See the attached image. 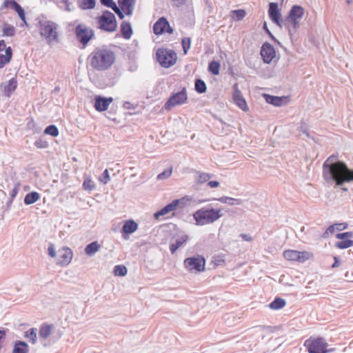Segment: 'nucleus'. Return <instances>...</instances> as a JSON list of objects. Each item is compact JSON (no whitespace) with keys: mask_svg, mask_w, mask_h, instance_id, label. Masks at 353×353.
Returning <instances> with one entry per match:
<instances>
[{"mask_svg":"<svg viewBox=\"0 0 353 353\" xmlns=\"http://www.w3.org/2000/svg\"><path fill=\"white\" fill-rule=\"evenodd\" d=\"M97 24L100 29L107 32H114L117 27V20L113 13L110 11H104L103 14L97 18Z\"/></svg>","mask_w":353,"mask_h":353,"instance_id":"obj_8","label":"nucleus"},{"mask_svg":"<svg viewBox=\"0 0 353 353\" xmlns=\"http://www.w3.org/2000/svg\"><path fill=\"white\" fill-rule=\"evenodd\" d=\"M263 97L268 103L272 104L276 107L281 106L285 99L284 97L272 96L268 94H263Z\"/></svg>","mask_w":353,"mask_h":353,"instance_id":"obj_27","label":"nucleus"},{"mask_svg":"<svg viewBox=\"0 0 353 353\" xmlns=\"http://www.w3.org/2000/svg\"><path fill=\"white\" fill-rule=\"evenodd\" d=\"M156 57L159 64L165 68L173 65L177 59L176 52L167 48H159L156 52Z\"/></svg>","mask_w":353,"mask_h":353,"instance_id":"obj_9","label":"nucleus"},{"mask_svg":"<svg viewBox=\"0 0 353 353\" xmlns=\"http://www.w3.org/2000/svg\"><path fill=\"white\" fill-rule=\"evenodd\" d=\"M283 255L287 261L299 263H304L313 257L312 252L294 250H287L283 252Z\"/></svg>","mask_w":353,"mask_h":353,"instance_id":"obj_11","label":"nucleus"},{"mask_svg":"<svg viewBox=\"0 0 353 353\" xmlns=\"http://www.w3.org/2000/svg\"><path fill=\"white\" fill-rule=\"evenodd\" d=\"M1 9H11L14 10L21 21L28 26L24 9L14 0H5L1 7Z\"/></svg>","mask_w":353,"mask_h":353,"instance_id":"obj_15","label":"nucleus"},{"mask_svg":"<svg viewBox=\"0 0 353 353\" xmlns=\"http://www.w3.org/2000/svg\"><path fill=\"white\" fill-rule=\"evenodd\" d=\"M334 263L332 265V268H333L339 267L341 264V262H340L339 259H338V257L334 256Z\"/></svg>","mask_w":353,"mask_h":353,"instance_id":"obj_56","label":"nucleus"},{"mask_svg":"<svg viewBox=\"0 0 353 353\" xmlns=\"http://www.w3.org/2000/svg\"><path fill=\"white\" fill-rule=\"evenodd\" d=\"M24 336L32 343L35 344L37 342V329L36 328H31L27 330Z\"/></svg>","mask_w":353,"mask_h":353,"instance_id":"obj_37","label":"nucleus"},{"mask_svg":"<svg viewBox=\"0 0 353 353\" xmlns=\"http://www.w3.org/2000/svg\"><path fill=\"white\" fill-rule=\"evenodd\" d=\"M44 133L56 137L59 135V130L56 125H50L45 129Z\"/></svg>","mask_w":353,"mask_h":353,"instance_id":"obj_45","label":"nucleus"},{"mask_svg":"<svg viewBox=\"0 0 353 353\" xmlns=\"http://www.w3.org/2000/svg\"><path fill=\"white\" fill-rule=\"evenodd\" d=\"M48 256L54 260L56 264L61 267L69 265L72 261L74 253L68 246H63L57 252L53 243H49L47 249Z\"/></svg>","mask_w":353,"mask_h":353,"instance_id":"obj_3","label":"nucleus"},{"mask_svg":"<svg viewBox=\"0 0 353 353\" xmlns=\"http://www.w3.org/2000/svg\"><path fill=\"white\" fill-rule=\"evenodd\" d=\"M191 40L190 38H184L182 39V46L184 54H187L188 51L190 48Z\"/></svg>","mask_w":353,"mask_h":353,"instance_id":"obj_50","label":"nucleus"},{"mask_svg":"<svg viewBox=\"0 0 353 353\" xmlns=\"http://www.w3.org/2000/svg\"><path fill=\"white\" fill-rule=\"evenodd\" d=\"M268 14H269L271 20L274 23H276L279 26L281 27V22H282L281 14L280 10L279 9L277 3H274V2L270 3Z\"/></svg>","mask_w":353,"mask_h":353,"instance_id":"obj_21","label":"nucleus"},{"mask_svg":"<svg viewBox=\"0 0 353 353\" xmlns=\"http://www.w3.org/2000/svg\"><path fill=\"white\" fill-rule=\"evenodd\" d=\"M245 11L242 9L232 11V17L233 19L236 21H240L243 19L245 17Z\"/></svg>","mask_w":353,"mask_h":353,"instance_id":"obj_43","label":"nucleus"},{"mask_svg":"<svg viewBox=\"0 0 353 353\" xmlns=\"http://www.w3.org/2000/svg\"><path fill=\"white\" fill-rule=\"evenodd\" d=\"M99 181L103 184H107L110 181V177L108 169H105L103 171L101 176H99Z\"/></svg>","mask_w":353,"mask_h":353,"instance_id":"obj_48","label":"nucleus"},{"mask_svg":"<svg viewBox=\"0 0 353 353\" xmlns=\"http://www.w3.org/2000/svg\"><path fill=\"white\" fill-rule=\"evenodd\" d=\"M183 199H174L171 203L166 205L165 207H163L162 209H161L159 211H157L154 214V216L156 219H159L160 216H164L169 212L174 211L176 209L178 205L182 203Z\"/></svg>","mask_w":353,"mask_h":353,"instance_id":"obj_23","label":"nucleus"},{"mask_svg":"<svg viewBox=\"0 0 353 353\" xmlns=\"http://www.w3.org/2000/svg\"><path fill=\"white\" fill-rule=\"evenodd\" d=\"M128 270L123 265H117L114 268V274L117 276H124L127 274Z\"/></svg>","mask_w":353,"mask_h":353,"instance_id":"obj_39","label":"nucleus"},{"mask_svg":"<svg viewBox=\"0 0 353 353\" xmlns=\"http://www.w3.org/2000/svg\"><path fill=\"white\" fill-rule=\"evenodd\" d=\"M188 99L187 93L185 89L172 94L164 105L166 110H171L173 107L181 105L186 102Z\"/></svg>","mask_w":353,"mask_h":353,"instance_id":"obj_13","label":"nucleus"},{"mask_svg":"<svg viewBox=\"0 0 353 353\" xmlns=\"http://www.w3.org/2000/svg\"><path fill=\"white\" fill-rule=\"evenodd\" d=\"M232 88L233 91L232 94V98L233 103L243 112H248L250 110L249 106L245 99L243 97L241 90L239 88L238 83H234Z\"/></svg>","mask_w":353,"mask_h":353,"instance_id":"obj_12","label":"nucleus"},{"mask_svg":"<svg viewBox=\"0 0 353 353\" xmlns=\"http://www.w3.org/2000/svg\"><path fill=\"white\" fill-rule=\"evenodd\" d=\"M40 194L35 191L28 193L24 197V203L27 205H32L40 199Z\"/></svg>","mask_w":353,"mask_h":353,"instance_id":"obj_30","label":"nucleus"},{"mask_svg":"<svg viewBox=\"0 0 353 353\" xmlns=\"http://www.w3.org/2000/svg\"><path fill=\"white\" fill-rule=\"evenodd\" d=\"M101 2L103 5L112 8L121 19H123V14L121 12H120L119 8L112 0H101Z\"/></svg>","mask_w":353,"mask_h":353,"instance_id":"obj_32","label":"nucleus"},{"mask_svg":"<svg viewBox=\"0 0 353 353\" xmlns=\"http://www.w3.org/2000/svg\"><path fill=\"white\" fill-rule=\"evenodd\" d=\"M28 188H29V187H28V186L25 187V190H28Z\"/></svg>","mask_w":353,"mask_h":353,"instance_id":"obj_60","label":"nucleus"},{"mask_svg":"<svg viewBox=\"0 0 353 353\" xmlns=\"http://www.w3.org/2000/svg\"><path fill=\"white\" fill-rule=\"evenodd\" d=\"M17 88V81L14 79L9 80L8 84L5 85L3 92L6 96L9 97L10 94Z\"/></svg>","mask_w":353,"mask_h":353,"instance_id":"obj_34","label":"nucleus"},{"mask_svg":"<svg viewBox=\"0 0 353 353\" xmlns=\"http://www.w3.org/2000/svg\"><path fill=\"white\" fill-rule=\"evenodd\" d=\"M115 61V52L108 48H97L88 57L89 65L98 72L108 70L114 64Z\"/></svg>","mask_w":353,"mask_h":353,"instance_id":"obj_2","label":"nucleus"},{"mask_svg":"<svg viewBox=\"0 0 353 353\" xmlns=\"http://www.w3.org/2000/svg\"><path fill=\"white\" fill-rule=\"evenodd\" d=\"M304 347L309 353H327V343L323 338H310L304 342Z\"/></svg>","mask_w":353,"mask_h":353,"instance_id":"obj_10","label":"nucleus"},{"mask_svg":"<svg viewBox=\"0 0 353 353\" xmlns=\"http://www.w3.org/2000/svg\"><path fill=\"white\" fill-rule=\"evenodd\" d=\"M172 173V168H169L165 169L163 172L159 173L157 175V178L158 180H164V179H168L171 176Z\"/></svg>","mask_w":353,"mask_h":353,"instance_id":"obj_46","label":"nucleus"},{"mask_svg":"<svg viewBox=\"0 0 353 353\" xmlns=\"http://www.w3.org/2000/svg\"><path fill=\"white\" fill-rule=\"evenodd\" d=\"M95 184L90 176H85L83 183V188L85 190L92 192L95 189Z\"/></svg>","mask_w":353,"mask_h":353,"instance_id":"obj_36","label":"nucleus"},{"mask_svg":"<svg viewBox=\"0 0 353 353\" xmlns=\"http://www.w3.org/2000/svg\"><path fill=\"white\" fill-rule=\"evenodd\" d=\"M209 71L214 75H218L220 70V63L217 61H213L209 63Z\"/></svg>","mask_w":353,"mask_h":353,"instance_id":"obj_41","label":"nucleus"},{"mask_svg":"<svg viewBox=\"0 0 353 353\" xmlns=\"http://www.w3.org/2000/svg\"><path fill=\"white\" fill-rule=\"evenodd\" d=\"M260 54L263 61L270 64L276 59V52L274 46L268 42H265L261 48Z\"/></svg>","mask_w":353,"mask_h":353,"instance_id":"obj_14","label":"nucleus"},{"mask_svg":"<svg viewBox=\"0 0 353 353\" xmlns=\"http://www.w3.org/2000/svg\"><path fill=\"white\" fill-rule=\"evenodd\" d=\"M135 3L136 0H118V7L123 14V19L125 15H132Z\"/></svg>","mask_w":353,"mask_h":353,"instance_id":"obj_22","label":"nucleus"},{"mask_svg":"<svg viewBox=\"0 0 353 353\" xmlns=\"http://www.w3.org/2000/svg\"><path fill=\"white\" fill-rule=\"evenodd\" d=\"M12 50L10 46H7L3 40L0 41V69L8 65L12 59Z\"/></svg>","mask_w":353,"mask_h":353,"instance_id":"obj_16","label":"nucleus"},{"mask_svg":"<svg viewBox=\"0 0 353 353\" xmlns=\"http://www.w3.org/2000/svg\"><path fill=\"white\" fill-rule=\"evenodd\" d=\"M300 130L301 132H303V133H304L307 137H309V132H308V129H307V127L305 123H301V127H300Z\"/></svg>","mask_w":353,"mask_h":353,"instance_id":"obj_53","label":"nucleus"},{"mask_svg":"<svg viewBox=\"0 0 353 353\" xmlns=\"http://www.w3.org/2000/svg\"><path fill=\"white\" fill-rule=\"evenodd\" d=\"M28 345L22 341H16L13 345L12 353H28Z\"/></svg>","mask_w":353,"mask_h":353,"instance_id":"obj_28","label":"nucleus"},{"mask_svg":"<svg viewBox=\"0 0 353 353\" xmlns=\"http://www.w3.org/2000/svg\"><path fill=\"white\" fill-rule=\"evenodd\" d=\"M263 28H264V30H265L268 33H270V31H269V30H268V27H267V24H266V23H265H265H264V24H263Z\"/></svg>","mask_w":353,"mask_h":353,"instance_id":"obj_58","label":"nucleus"},{"mask_svg":"<svg viewBox=\"0 0 353 353\" xmlns=\"http://www.w3.org/2000/svg\"><path fill=\"white\" fill-rule=\"evenodd\" d=\"M173 1L176 2L178 4H181L185 1V0H173Z\"/></svg>","mask_w":353,"mask_h":353,"instance_id":"obj_59","label":"nucleus"},{"mask_svg":"<svg viewBox=\"0 0 353 353\" xmlns=\"http://www.w3.org/2000/svg\"><path fill=\"white\" fill-rule=\"evenodd\" d=\"M95 6V0H80L79 6L84 10L93 8Z\"/></svg>","mask_w":353,"mask_h":353,"instance_id":"obj_42","label":"nucleus"},{"mask_svg":"<svg viewBox=\"0 0 353 353\" xmlns=\"http://www.w3.org/2000/svg\"><path fill=\"white\" fill-rule=\"evenodd\" d=\"M3 37H12L15 33V28L13 26L4 23L2 28Z\"/></svg>","mask_w":353,"mask_h":353,"instance_id":"obj_38","label":"nucleus"},{"mask_svg":"<svg viewBox=\"0 0 353 353\" xmlns=\"http://www.w3.org/2000/svg\"><path fill=\"white\" fill-rule=\"evenodd\" d=\"M62 2L65 4V9L69 11L70 9L69 8V3L68 0H61Z\"/></svg>","mask_w":353,"mask_h":353,"instance_id":"obj_57","label":"nucleus"},{"mask_svg":"<svg viewBox=\"0 0 353 353\" xmlns=\"http://www.w3.org/2000/svg\"><path fill=\"white\" fill-rule=\"evenodd\" d=\"M100 248V244L97 241H93L85 246V253L88 256H92L99 251Z\"/></svg>","mask_w":353,"mask_h":353,"instance_id":"obj_29","label":"nucleus"},{"mask_svg":"<svg viewBox=\"0 0 353 353\" xmlns=\"http://www.w3.org/2000/svg\"><path fill=\"white\" fill-rule=\"evenodd\" d=\"M154 33L157 35L162 34L164 32L172 33L173 30L170 26L167 19L164 17H161L153 26Z\"/></svg>","mask_w":353,"mask_h":353,"instance_id":"obj_17","label":"nucleus"},{"mask_svg":"<svg viewBox=\"0 0 353 353\" xmlns=\"http://www.w3.org/2000/svg\"><path fill=\"white\" fill-rule=\"evenodd\" d=\"M213 200L219 201L221 203L227 204L230 206L241 205L243 203V201L240 199L227 196H223L219 198L214 199Z\"/></svg>","mask_w":353,"mask_h":353,"instance_id":"obj_26","label":"nucleus"},{"mask_svg":"<svg viewBox=\"0 0 353 353\" xmlns=\"http://www.w3.org/2000/svg\"><path fill=\"white\" fill-rule=\"evenodd\" d=\"M76 35L78 40L85 46L92 37V32L85 26L79 25L76 28Z\"/></svg>","mask_w":353,"mask_h":353,"instance_id":"obj_18","label":"nucleus"},{"mask_svg":"<svg viewBox=\"0 0 353 353\" xmlns=\"http://www.w3.org/2000/svg\"><path fill=\"white\" fill-rule=\"evenodd\" d=\"M212 176L209 173L206 172H199L197 177V183L199 184L204 183L205 182H208L211 179Z\"/></svg>","mask_w":353,"mask_h":353,"instance_id":"obj_44","label":"nucleus"},{"mask_svg":"<svg viewBox=\"0 0 353 353\" xmlns=\"http://www.w3.org/2000/svg\"><path fill=\"white\" fill-rule=\"evenodd\" d=\"M189 237L188 235L186 234H183L180 236H178L175 238L174 242L171 243L170 245V250L172 254H174L176 252V251L185 245L187 241H188Z\"/></svg>","mask_w":353,"mask_h":353,"instance_id":"obj_25","label":"nucleus"},{"mask_svg":"<svg viewBox=\"0 0 353 353\" xmlns=\"http://www.w3.org/2000/svg\"><path fill=\"white\" fill-rule=\"evenodd\" d=\"M240 236L242 239H243L244 241H251L252 240V238L251 236H250L249 234H240Z\"/></svg>","mask_w":353,"mask_h":353,"instance_id":"obj_55","label":"nucleus"},{"mask_svg":"<svg viewBox=\"0 0 353 353\" xmlns=\"http://www.w3.org/2000/svg\"><path fill=\"white\" fill-rule=\"evenodd\" d=\"M123 108L125 110H134L135 105L130 101H125L123 103Z\"/></svg>","mask_w":353,"mask_h":353,"instance_id":"obj_52","label":"nucleus"},{"mask_svg":"<svg viewBox=\"0 0 353 353\" xmlns=\"http://www.w3.org/2000/svg\"><path fill=\"white\" fill-rule=\"evenodd\" d=\"M329 157L323 165V176L327 182L334 181L338 185L353 181V170L341 161L331 162Z\"/></svg>","mask_w":353,"mask_h":353,"instance_id":"obj_1","label":"nucleus"},{"mask_svg":"<svg viewBox=\"0 0 353 353\" xmlns=\"http://www.w3.org/2000/svg\"><path fill=\"white\" fill-rule=\"evenodd\" d=\"M223 214L221 209L202 208L193 214V219L197 225H205L218 221Z\"/></svg>","mask_w":353,"mask_h":353,"instance_id":"obj_4","label":"nucleus"},{"mask_svg":"<svg viewBox=\"0 0 353 353\" xmlns=\"http://www.w3.org/2000/svg\"><path fill=\"white\" fill-rule=\"evenodd\" d=\"M121 31L123 38L129 39L132 34L131 25L128 22H123L121 26Z\"/></svg>","mask_w":353,"mask_h":353,"instance_id":"obj_31","label":"nucleus"},{"mask_svg":"<svg viewBox=\"0 0 353 353\" xmlns=\"http://www.w3.org/2000/svg\"><path fill=\"white\" fill-rule=\"evenodd\" d=\"M305 14L304 8L298 5L293 6L287 17L288 28L291 34L292 30L296 31L300 26V21Z\"/></svg>","mask_w":353,"mask_h":353,"instance_id":"obj_6","label":"nucleus"},{"mask_svg":"<svg viewBox=\"0 0 353 353\" xmlns=\"http://www.w3.org/2000/svg\"><path fill=\"white\" fill-rule=\"evenodd\" d=\"M208 185L211 188H215L219 187V182L217 181H208Z\"/></svg>","mask_w":353,"mask_h":353,"instance_id":"obj_54","label":"nucleus"},{"mask_svg":"<svg viewBox=\"0 0 353 353\" xmlns=\"http://www.w3.org/2000/svg\"><path fill=\"white\" fill-rule=\"evenodd\" d=\"M113 101L112 97H104L99 95H97L94 97V108L98 112H104L107 110Z\"/></svg>","mask_w":353,"mask_h":353,"instance_id":"obj_20","label":"nucleus"},{"mask_svg":"<svg viewBox=\"0 0 353 353\" xmlns=\"http://www.w3.org/2000/svg\"><path fill=\"white\" fill-rule=\"evenodd\" d=\"M39 33L48 43L52 44L59 41L58 26L51 21H40L38 23Z\"/></svg>","mask_w":353,"mask_h":353,"instance_id":"obj_5","label":"nucleus"},{"mask_svg":"<svg viewBox=\"0 0 353 353\" xmlns=\"http://www.w3.org/2000/svg\"><path fill=\"white\" fill-rule=\"evenodd\" d=\"M34 145L39 149H44L48 147V143L43 139H39L34 142Z\"/></svg>","mask_w":353,"mask_h":353,"instance_id":"obj_49","label":"nucleus"},{"mask_svg":"<svg viewBox=\"0 0 353 353\" xmlns=\"http://www.w3.org/2000/svg\"><path fill=\"white\" fill-rule=\"evenodd\" d=\"M195 90L200 94L206 91V85L201 79H196L195 81Z\"/></svg>","mask_w":353,"mask_h":353,"instance_id":"obj_40","label":"nucleus"},{"mask_svg":"<svg viewBox=\"0 0 353 353\" xmlns=\"http://www.w3.org/2000/svg\"><path fill=\"white\" fill-rule=\"evenodd\" d=\"M52 326L50 325H42L39 329V336L43 339H46L52 333Z\"/></svg>","mask_w":353,"mask_h":353,"instance_id":"obj_35","label":"nucleus"},{"mask_svg":"<svg viewBox=\"0 0 353 353\" xmlns=\"http://www.w3.org/2000/svg\"><path fill=\"white\" fill-rule=\"evenodd\" d=\"M352 236V234L350 232L337 234L336 237L341 241L336 242L335 246L339 249H346L353 246V241L350 239Z\"/></svg>","mask_w":353,"mask_h":353,"instance_id":"obj_19","label":"nucleus"},{"mask_svg":"<svg viewBox=\"0 0 353 353\" xmlns=\"http://www.w3.org/2000/svg\"><path fill=\"white\" fill-rule=\"evenodd\" d=\"M138 229V224L132 219L127 220L121 229L122 236L125 239H128V236Z\"/></svg>","mask_w":353,"mask_h":353,"instance_id":"obj_24","label":"nucleus"},{"mask_svg":"<svg viewBox=\"0 0 353 353\" xmlns=\"http://www.w3.org/2000/svg\"><path fill=\"white\" fill-rule=\"evenodd\" d=\"M184 268L191 274H198L205 270V260L201 255L197 254L183 261Z\"/></svg>","mask_w":353,"mask_h":353,"instance_id":"obj_7","label":"nucleus"},{"mask_svg":"<svg viewBox=\"0 0 353 353\" xmlns=\"http://www.w3.org/2000/svg\"><path fill=\"white\" fill-rule=\"evenodd\" d=\"M343 225V224H342V223H339V224H334L332 225H330L326 230V231L325 232V235L333 234L335 232L336 230H342L341 226Z\"/></svg>","mask_w":353,"mask_h":353,"instance_id":"obj_47","label":"nucleus"},{"mask_svg":"<svg viewBox=\"0 0 353 353\" xmlns=\"http://www.w3.org/2000/svg\"><path fill=\"white\" fill-rule=\"evenodd\" d=\"M19 190V183H16L10 193V196L12 199H14L17 195Z\"/></svg>","mask_w":353,"mask_h":353,"instance_id":"obj_51","label":"nucleus"},{"mask_svg":"<svg viewBox=\"0 0 353 353\" xmlns=\"http://www.w3.org/2000/svg\"><path fill=\"white\" fill-rule=\"evenodd\" d=\"M285 304L286 302L283 299L276 298L269 304V307L273 310H279L284 307Z\"/></svg>","mask_w":353,"mask_h":353,"instance_id":"obj_33","label":"nucleus"}]
</instances>
